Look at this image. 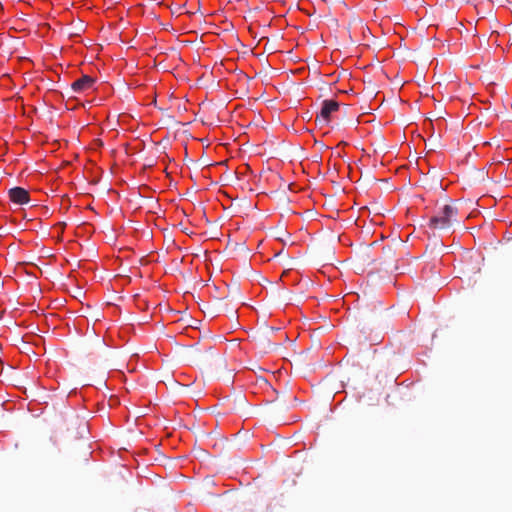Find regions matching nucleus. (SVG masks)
Here are the masks:
<instances>
[{"label": "nucleus", "mask_w": 512, "mask_h": 512, "mask_svg": "<svg viewBox=\"0 0 512 512\" xmlns=\"http://www.w3.org/2000/svg\"><path fill=\"white\" fill-rule=\"evenodd\" d=\"M457 213V208L452 205H445L429 219V226L440 230L449 229L456 222Z\"/></svg>", "instance_id": "nucleus-1"}, {"label": "nucleus", "mask_w": 512, "mask_h": 512, "mask_svg": "<svg viewBox=\"0 0 512 512\" xmlns=\"http://www.w3.org/2000/svg\"><path fill=\"white\" fill-rule=\"evenodd\" d=\"M339 103L334 100H324L320 113L317 114L315 122L318 125H327L331 120V114L338 111Z\"/></svg>", "instance_id": "nucleus-2"}, {"label": "nucleus", "mask_w": 512, "mask_h": 512, "mask_svg": "<svg viewBox=\"0 0 512 512\" xmlns=\"http://www.w3.org/2000/svg\"><path fill=\"white\" fill-rule=\"evenodd\" d=\"M9 199L19 205L27 204L30 196L27 190L22 187H14L8 191Z\"/></svg>", "instance_id": "nucleus-3"}, {"label": "nucleus", "mask_w": 512, "mask_h": 512, "mask_svg": "<svg viewBox=\"0 0 512 512\" xmlns=\"http://www.w3.org/2000/svg\"><path fill=\"white\" fill-rule=\"evenodd\" d=\"M94 82H95L94 78H92L88 75H84L80 79H77L76 81H74L71 85V88L75 92H82V91H85V90L91 88L93 86Z\"/></svg>", "instance_id": "nucleus-4"}, {"label": "nucleus", "mask_w": 512, "mask_h": 512, "mask_svg": "<svg viewBox=\"0 0 512 512\" xmlns=\"http://www.w3.org/2000/svg\"><path fill=\"white\" fill-rule=\"evenodd\" d=\"M214 317H227L232 320H238L240 315L238 314L237 309H235L234 307H229L227 304L223 303L220 304L219 307L217 308Z\"/></svg>", "instance_id": "nucleus-5"}, {"label": "nucleus", "mask_w": 512, "mask_h": 512, "mask_svg": "<svg viewBox=\"0 0 512 512\" xmlns=\"http://www.w3.org/2000/svg\"><path fill=\"white\" fill-rule=\"evenodd\" d=\"M395 257V252L391 246L383 247V261L385 264L391 266Z\"/></svg>", "instance_id": "nucleus-6"}, {"label": "nucleus", "mask_w": 512, "mask_h": 512, "mask_svg": "<svg viewBox=\"0 0 512 512\" xmlns=\"http://www.w3.org/2000/svg\"><path fill=\"white\" fill-rule=\"evenodd\" d=\"M392 317H399L402 319L410 318V311L406 309L405 307L399 309V311L396 314H391Z\"/></svg>", "instance_id": "nucleus-7"}, {"label": "nucleus", "mask_w": 512, "mask_h": 512, "mask_svg": "<svg viewBox=\"0 0 512 512\" xmlns=\"http://www.w3.org/2000/svg\"><path fill=\"white\" fill-rule=\"evenodd\" d=\"M26 329H28L30 333H36V331H40L38 326H34L33 324L26 326ZM41 332L43 331L41 330Z\"/></svg>", "instance_id": "nucleus-8"}, {"label": "nucleus", "mask_w": 512, "mask_h": 512, "mask_svg": "<svg viewBox=\"0 0 512 512\" xmlns=\"http://www.w3.org/2000/svg\"><path fill=\"white\" fill-rule=\"evenodd\" d=\"M68 314L69 315H66L64 317H62V316H58V317L61 318L62 320H70L72 318V316H74V315L72 312H69Z\"/></svg>", "instance_id": "nucleus-9"}, {"label": "nucleus", "mask_w": 512, "mask_h": 512, "mask_svg": "<svg viewBox=\"0 0 512 512\" xmlns=\"http://www.w3.org/2000/svg\"><path fill=\"white\" fill-rule=\"evenodd\" d=\"M130 329H131V327L129 325H127L126 327L123 328L124 332H129Z\"/></svg>", "instance_id": "nucleus-10"}, {"label": "nucleus", "mask_w": 512, "mask_h": 512, "mask_svg": "<svg viewBox=\"0 0 512 512\" xmlns=\"http://www.w3.org/2000/svg\"><path fill=\"white\" fill-rule=\"evenodd\" d=\"M190 328L194 331H196L198 329V326H190Z\"/></svg>", "instance_id": "nucleus-11"}, {"label": "nucleus", "mask_w": 512, "mask_h": 512, "mask_svg": "<svg viewBox=\"0 0 512 512\" xmlns=\"http://www.w3.org/2000/svg\"><path fill=\"white\" fill-rule=\"evenodd\" d=\"M171 313H173V315H177L179 313V311L172 310Z\"/></svg>", "instance_id": "nucleus-12"}, {"label": "nucleus", "mask_w": 512, "mask_h": 512, "mask_svg": "<svg viewBox=\"0 0 512 512\" xmlns=\"http://www.w3.org/2000/svg\"><path fill=\"white\" fill-rule=\"evenodd\" d=\"M20 316H22V314H20V315L15 314L12 317L17 318V317H20Z\"/></svg>", "instance_id": "nucleus-13"}, {"label": "nucleus", "mask_w": 512, "mask_h": 512, "mask_svg": "<svg viewBox=\"0 0 512 512\" xmlns=\"http://www.w3.org/2000/svg\"><path fill=\"white\" fill-rule=\"evenodd\" d=\"M217 360H218L219 362H221V363H222V362H224V361H223V359H222V358H220V357H219Z\"/></svg>", "instance_id": "nucleus-14"}]
</instances>
